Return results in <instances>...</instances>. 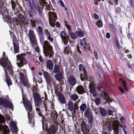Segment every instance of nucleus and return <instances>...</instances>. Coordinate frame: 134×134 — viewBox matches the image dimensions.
I'll list each match as a JSON object with an SVG mask.
<instances>
[{"label": "nucleus", "instance_id": "1", "mask_svg": "<svg viewBox=\"0 0 134 134\" xmlns=\"http://www.w3.org/2000/svg\"><path fill=\"white\" fill-rule=\"evenodd\" d=\"M0 64L4 68L5 72L7 70L8 71L11 75L13 74L12 68L10 65V63L8 59L7 56H6L5 53L3 52L2 57L0 60Z\"/></svg>", "mask_w": 134, "mask_h": 134}, {"label": "nucleus", "instance_id": "2", "mask_svg": "<svg viewBox=\"0 0 134 134\" xmlns=\"http://www.w3.org/2000/svg\"><path fill=\"white\" fill-rule=\"evenodd\" d=\"M35 104L36 111L40 116H41L40 109L38 107H43L44 105V103L41 98L39 94L37 93H35L34 96Z\"/></svg>", "mask_w": 134, "mask_h": 134}, {"label": "nucleus", "instance_id": "3", "mask_svg": "<svg viewBox=\"0 0 134 134\" xmlns=\"http://www.w3.org/2000/svg\"><path fill=\"white\" fill-rule=\"evenodd\" d=\"M24 94H22V97L23 103L27 111L28 117L29 120V123L30 124H33L31 125L32 127L34 126L33 119L32 118L31 119L29 117L30 114L29 113V111H31L32 109V106L31 103L25 97H24Z\"/></svg>", "mask_w": 134, "mask_h": 134}, {"label": "nucleus", "instance_id": "4", "mask_svg": "<svg viewBox=\"0 0 134 134\" xmlns=\"http://www.w3.org/2000/svg\"><path fill=\"white\" fill-rule=\"evenodd\" d=\"M5 8H4L3 9H0V11L1 12V14L3 16V18H4V20L5 22H6L8 23H13V25H17L18 24V19L16 18H13L12 19L8 14L7 12V10Z\"/></svg>", "mask_w": 134, "mask_h": 134}, {"label": "nucleus", "instance_id": "5", "mask_svg": "<svg viewBox=\"0 0 134 134\" xmlns=\"http://www.w3.org/2000/svg\"><path fill=\"white\" fill-rule=\"evenodd\" d=\"M116 120L115 117L112 118L111 119L107 120L106 121H108V122H107L104 124V127H106L108 128L109 130L111 131L114 128V129H115L117 126H118L119 128V124L116 122Z\"/></svg>", "mask_w": 134, "mask_h": 134}, {"label": "nucleus", "instance_id": "6", "mask_svg": "<svg viewBox=\"0 0 134 134\" xmlns=\"http://www.w3.org/2000/svg\"><path fill=\"white\" fill-rule=\"evenodd\" d=\"M18 18L20 21H19L18 19V24L17 25H19L22 29L26 28L28 25V22L29 20L23 15H19Z\"/></svg>", "mask_w": 134, "mask_h": 134}, {"label": "nucleus", "instance_id": "7", "mask_svg": "<svg viewBox=\"0 0 134 134\" xmlns=\"http://www.w3.org/2000/svg\"><path fill=\"white\" fill-rule=\"evenodd\" d=\"M16 57L17 61L16 64L18 67H21L24 64H27V61L24 55L21 54L18 55H16Z\"/></svg>", "mask_w": 134, "mask_h": 134}, {"label": "nucleus", "instance_id": "8", "mask_svg": "<svg viewBox=\"0 0 134 134\" xmlns=\"http://www.w3.org/2000/svg\"><path fill=\"white\" fill-rule=\"evenodd\" d=\"M42 44L43 45V49H46L43 51L44 54L46 56H47V55H49V53H52V47L48 41H44L43 43Z\"/></svg>", "mask_w": 134, "mask_h": 134}, {"label": "nucleus", "instance_id": "9", "mask_svg": "<svg viewBox=\"0 0 134 134\" xmlns=\"http://www.w3.org/2000/svg\"><path fill=\"white\" fill-rule=\"evenodd\" d=\"M28 37L30 41L31 44L32 46H36L37 45V41L34 32L31 30L29 31Z\"/></svg>", "mask_w": 134, "mask_h": 134}, {"label": "nucleus", "instance_id": "10", "mask_svg": "<svg viewBox=\"0 0 134 134\" xmlns=\"http://www.w3.org/2000/svg\"><path fill=\"white\" fill-rule=\"evenodd\" d=\"M19 73L20 78L21 80V82L24 85V86H28L29 83L28 80L26 77L24 76V73H25V70H22Z\"/></svg>", "mask_w": 134, "mask_h": 134}, {"label": "nucleus", "instance_id": "11", "mask_svg": "<svg viewBox=\"0 0 134 134\" xmlns=\"http://www.w3.org/2000/svg\"><path fill=\"white\" fill-rule=\"evenodd\" d=\"M0 104L5 108L8 107L11 109L13 108V104L10 102L2 98H0Z\"/></svg>", "mask_w": 134, "mask_h": 134}, {"label": "nucleus", "instance_id": "12", "mask_svg": "<svg viewBox=\"0 0 134 134\" xmlns=\"http://www.w3.org/2000/svg\"><path fill=\"white\" fill-rule=\"evenodd\" d=\"M89 86L90 89V92L92 93L94 96H96L97 95V93L96 89L95 83L94 82L93 79L91 80L89 84Z\"/></svg>", "mask_w": 134, "mask_h": 134}, {"label": "nucleus", "instance_id": "13", "mask_svg": "<svg viewBox=\"0 0 134 134\" xmlns=\"http://www.w3.org/2000/svg\"><path fill=\"white\" fill-rule=\"evenodd\" d=\"M60 36L64 44H66L69 38L68 35L64 31H62L60 33Z\"/></svg>", "mask_w": 134, "mask_h": 134}, {"label": "nucleus", "instance_id": "14", "mask_svg": "<svg viewBox=\"0 0 134 134\" xmlns=\"http://www.w3.org/2000/svg\"><path fill=\"white\" fill-rule=\"evenodd\" d=\"M5 124L4 119L3 116L0 115V128L3 130V134H7L8 131L5 130L4 127Z\"/></svg>", "mask_w": 134, "mask_h": 134}, {"label": "nucleus", "instance_id": "15", "mask_svg": "<svg viewBox=\"0 0 134 134\" xmlns=\"http://www.w3.org/2000/svg\"><path fill=\"white\" fill-rule=\"evenodd\" d=\"M38 3L41 6L43 7L45 6V9L46 11H48L49 10L50 7V1L49 2V3H48L46 2L45 0H39Z\"/></svg>", "mask_w": 134, "mask_h": 134}, {"label": "nucleus", "instance_id": "16", "mask_svg": "<svg viewBox=\"0 0 134 134\" xmlns=\"http://www.w3.org/2000/svg\"><path fill=\"white\" fill-rule=\"evenodd\" d=\"M43 75L47 83L50 85L51 83L52 79L50 74L47 71H44Z\"/></svg>", "mask_w": 134, "mask_h": 134}, {"label": "nucleus", "instance_id": "17", "mask_svg": "<svg viewBox=\"0 0 134 134\" xmlns=\"http://www.w3.org/2000/svg\"><path fill=\"white\" fill-rule=\"evenodd\" d=\"M68 108L70 111H75L77 108V105L76 104H74L71 101H70L68 104Z\"/></svg>", "mask_w": 134, "mask_h": 134}, {"label": "nucleus", "instance_id": "18", "mask_svg": "<svg viewBox=\"0 0 134 134\" xmlns=\"http://www.w3.org/2000/svg\"><path fill=\"white\" fill-rule=\"evenodd\" d=\"M99 94L101 98H104L108 102H112L109 96H108L107 93L104 91H100V92L99 93Z\"/></svg>", "mask_w": 134, "mask_h": 134}, {"label": "nucleus", "instance_id": "19", "mask_svg": "<svg viewBox=\"0 0 134 134\" xmlns=\"http://www.w3.org/2000/svg\"><path fill=\"white\" fill-rule=\"evenodd\" d=\"M49 15V19L52 23H54L56 20V15L55 13L54 12H47Z\"/></svg>", "mask_w": 134, "mask_h": 134}, {"label": "nucleus", "instance_id": "20", "mask_svg": "<svg viewBox=\"0 0 134 134\" xmlns=\"http://www.w3.org/2000/svg\"><path fill=\"white\" fill-rule=\"evenodd\" d=\"M10 125L13 134H17L16 132L18 130L15 123L13 121H12L10 123Z\"/></svg>", "mask_w": 134, "mask_h": 134}, {"label": "nucleus", "instance_id": "21", "mask_svg": "<svg viewBox=\"0 0 134 134\" xmlns=\"http://www.w3.org/2000/svg\"><path fill=\"white\" fill-rule=\"evenodd\" d=\"M81 125L83 134H89L90 132L89 129L87 127V125L84 120H83Z\"/></svg>", "mask_w": 134, "mask_h": 134}, {"label": "nucleus", "instance_id": "22", "mask_svg": "<svg viewBox=\"0 0 134 134\" xmlns=\"http://www.w3.org/2000/svg\"><path fill=\"white\" fill-rule=\"evenodd\" d=\"M76 91L79 94H82L86 92V90L81 85L78 86L76 88Z\"/></svg>", "mask_w": 134, "mask_h": 134}, {"label": "nucleus", "instance_id": "23", "mask_svg": "<svg viewBox=\"0 0 134 134\" xmlns=\"http://www.w3.org/2000/svg\"><path fill=\"white\" fill-rule=\"evenodd\" d=\"M46 67L49 70H52L53 66V64L52 61L50 60H48L46 62Z\"/></svg>", "mask_w": 134, "mask_h": 134}, {"label": "nucleus", "instance_id": "24", "mask_svg": "<svg viewBox=\"0 0 134 134\" xmlns=\"http://www.w3.org/2000/svg\"><path fill=\"white\" fill-rule=\"evenodd\" d=\"M69 82L70 84L73 86L76 83V80L75 77L73 76H70L69 79Z\"/></svg>", "mask_w": 134, "mask_h": 134}, {"label": "nucleus", "instance_id": "25", "mask_svg": "<svg viewBox=\"0 0 134 134\" xmlns=\"http://www.w3.org/2000/svg\"><path fill=\"white\" fill-rule=\"evenodd\" d=\"M57 130V129L55 126L53 125H52L49 127V132L54 134L56 132Z\"/></svg>", "mask_w": 134, "mask_h": 134}, {"label": "nucleus", "instance_id": "26", "mask_svg": "<svg viewBox=\"0 0 134 134\" xmlns=\"http://www.w3.org/2000/svg\"><path fill=\"white\" fill-rule=\"evenodd\" d=\"M28 3L30 9L31 10H33V12L35 13L34 9L35 8V4L34 2L33 1H30L28 2Z\"/></svg>", "mask_w": 134, "mask_h": 134}, {"label": "nucleus", "instance_id": "27", "mask_svg": "<svg viewBox=\"0 0 134 134\" xmlns=\"http://www.w3.org/2000/svg\"><path fill=\"white\" fill-rule=\"evenodd\" d=\"M80 77L81 79V80L82 81H84L85 79H86V81H89V82H91V80H92V79H93L92 78H88V77L87 75V77H86L85 74H84V75L82 73L80 74Z\"/></svg>", "mask_w": 134, "mask_h": 134}, {"label": "nucleus", "instance_id": "28", "mask_svg": "<svg viewBox=\"0 0 134 134\" xmlns=\"http://www.w3.org/2000/svg\"><path fill=\"white\" fill-rule=\"evenodd\" d=\"M79 70L80 71H81L82 70L86 77H87V72L86 68L83 67L82 64H80L79 66Z\"/></svg>", "mask_w": 134, "mask_h": 134}, {"label": "nucleus", "instance_id": "29", "mask_svg": "<svg viewBox=\"0 0 134 134\" xmlns=\"http://www.w3.org/2000/svg\"><path fill=\"white\" fill-rule=\"evenodd\" d=\"M80 44L82 47H84V49L87 50V44L86 42L85 38H84L82 40H80Z\"/></svg>", "mask_w": 134, "mask_h": 134}, {"label": "nucleus", "instance_id": "30", "mask_svg": "<svg viewBox=\"0 0 134 134\" xmlns=\"http://www.w3.org/2000/svg\"><path fill=\"white\" fill-rule=\"evenodd\" d=\"M76 33L77 34V36L81 37H83L85 34V33L83 31H82L80 29L78 31H76Z\"/></svg>", "mask_w": 134, "mask_h": 134}, {"label": "nucleus", "instance_id": "31", "mask_svg": "<svg viewBox=\"0 0 134 134\" xmlns=\"http://www.w3.org/2000/svg\"><path fill=\"white\" fill-rule=\"evenodd\" d=\"M13 47L14 52L16 53L19 51V46L18 43L13 42Z\"/></svg>", "mask_w": 134, "mask_h": 134}, {"label": "nucleus", "instance_id": "32", "mask_svg": "<svg viewBox=\"0 0 134 134\" xmlns=\"http://www.w3.org/2000/svg\"><path fill=\"white\" fill-rule=\"evenodd\" d=\"M37 32L39 36H42L43 34L42 28L40 26H38L37 30Z\"/></svg>", "mask_w": 134, "mask_h": 134}, {"label": "nucleus", "instance_id": "33", "mask_svg": "<svg viewBox=\"0 0 134 134\" xmlns=\"http://www.w3.org/2000/svg\"><path fill=\"white\" fill-rule=\"evenodd\" d=\"M70 36L72 40H75L77 37V35L76 33V31L74 33L71 32L70 33Z\"/></svg>", "mask_w": 134, "mask_h": 134}, {"label": "nucleus", "instance_id": "34", "mask_svg": "<svg viewBox=\"0 0 134 134\" xmlns=\"http://www.w3.org/2000/svg\"><path fill=\"white\" fill-rule=\"evenodd\" d=\"M55 77L56 80L58 81H61L62 76L61 74L59 73H58L55 75Z\"/></svg>", "mask_w": 134, "mask_h": 134}, {"label": "nucleus", "instance_id": "35", "mask_svg": "<svg viewBox=\"0 0 134 134\" xmlns=\"http://www.w3.org/2000/svg\"><path fill=\"white\" fill-rule=\"evenodd\" d=\"M53 72L55 73H59L60 71L59 67L57 65H55L54 66Z\"/></svg>", "mask_w": 134, "mask_h": 134}, {"label": "nucleus", "instance_id": "36", "mask_svg": "<svg viewBox=\"0 0 134 134\" xmlns=\"http://www.w3.org/2000/svg\"><path fill=\"white\" fill-rule=\"evenodd\" d=\"M100 114L103 116H105L107 114V111L105 109L103 108H100Z\"/></svg>", "mask_w": 134, "mask_h": 134}, {"label": "nucleus", "instance_id": "37", "mask_svg": "<svg viewBox=\"0 0 134 134\" xmlns=\"http://www.w3.org/2000/svg\"><path fill=\"white\" fill-rule=\"evenodd\" d=\"M92 115L91 113L90 112V110L89 109H87L84 113V115L88 117H90Z\"/></svg>", "mask_w": 134, "mask_h": 134}, {"label": "nucleus", "instance_id": "38", "mask_svg": "<svg viewBox=\"0 0 134 134\" xmlns=\"http://www.w3.org/2000/svg\"><path fill=\"white\" fill-rule=\"evenodd\" d=\"M87 108V105L86 104L83 103L81 105L80 107V109L81 111L84 112Z\"/></svg>", "mask_w": 134, "mask_h": 134}, {"label": "nucleus", "instance_id": "39", "mask_svg": "<svg viewBox=\"0 0 134 134\" xmlns=\"http://www.w3.org/2000/svg\"><path fill=\"white\" fill-rule=\"evenodd\" d=\"M71 99L74 101H75L78 99L79 96L76 94H74L70 97Z\"/></svg>", "mask_w": 134, "mask_h": 134}, {"label": "nucleus", "instance_id": "40", "mask_svg": "<svg viewBox=\"0 0 134 134\" xmlns=\"http://www.w3.org/2000/svg\"><path fill=\"white\" fill-rule=\"evenodd\" d=\"M59 100L60 102L63 104L65 103V101L64 97L63 95L59 97Z\"/></svg>", "mask_w": 134, "mask_h": 134}, {"label": "nucleus", "instance_id": "41", "mask_svg": "<svg viewBox=\"0 0 134 134\" xmlns=\"http://www.w3.org/2000/svg\"><path fill=\"white\" fill-rule=\"evenodd\" d=\"M54 107L53 105H51L50 107V109H52V111H51V112L52 113L54 114L56 118L57 117V112L55 111L54 110Z\"/></svg>", "mask_w": 134, "mask_h": 134}, {"label": "nucleus", "instance_id": "42", "mask_svg": "<svg viewBox=\"0 0 134 134\" xmlns=\"http://www.w3.org/2000/svg\"><path fill=\"white\" fill-rule=\"evenodd\" d=\"M37 9L39 15L40 16H42V12L43 10V8L39 6H38L37 7Z\"/></svg>", "mask_w": 134, "mask_h": 134}, {"label": "nucleus", "instance_id": "43", "mask_svg": "<svg viewBox=\"0 0 134 134\" xmlns=\"http://www.w3.org/2000/svg\"><path fill=\"white\" fill-rule=\"evenodd\" d=\"M6 82L7 83L8 86H9L10 85H12V83L11 81L10 78H8L7 76H6Z\"/></svg>", "mask_w": 134, "mask_h": 134}, {"label": "nucleus", "instance_id": "44", "mask_svg": "<svg viewBox=\"0 0 134 134\" xmlns=\"http://www.w3.org/2000/svg\"><path fill=\"white\" fill-rule=\"evenodd\" d=\"M97 25L98 27H102L103 26L102 21L100 20H98L97 23Z\"/></svg>", "mask_w": 134, "mask_h": 134}, {"label": "nucleus", "instance_id": "45", "mask_svg": "<svg viewBox=\"0 0 134 134\" xmlns=\"http://www.w3.org/2000/svg\"><path fill=\"white\" fill-rule=\"evenodd\" d=\"M94 101L96 104L97 105H99L100 103L101 99L99 98H97L95 99Z\"/></svg>", "mask_w": 134, "mask_h": 134}, {"label": "nucleus", "instance_id": "46", "mask_svg": "<svg viewBox=\"0 0 134 134\" xmlns=\"http://www.w3.org/2000/svg\"><path fill=\"white\" fill-rule=\"evenodd\" d=\"M33 10H29L28 11L29 15L32 18L34 19V15L33 13Z\"/></svg>", "mask_w": 134, "mask_h": 134}, {"label": "nucleus", "instance_id": "47", "mask_svg": "<svg viewBox=\"0 0 134 134\" xmlns=\"http://www.w3.org/2000/svg\"><path fill=\"white\" fill-rule=\"evenodd\" d=\"M117 1L118 0H110L109 1V2L111 5H113L114 3H115L116 5H117L118 3Z\"/></svg>", "mask_w": 134, "mask_h": 134}, {"label": "nucleus", "instance_id": "48", "mask_svg": "<svg viewBox=\"0 0 134 134\" xmlns=\"http://www.w3.org/2000/svg\"><path fill=\"white\" fill-rule=\"evenodd\" d=\"M109 26L113 32H115L116 31V30L114 25L112 24H109Z\"/></svg>", "mask_w": 134, "mask_h": 134}, {"label": "nucleus", "instance_id": "49", "mask_svg": "<svg viewBox=\"0 0 134 134\" xmlns=\"http://www.w3.org/2000/svg\"><path fill=\"white\" fill-rule=\"evenodd\" d=\"M37 44L36 46H32L33 47L35 48V50L37 52H39L40 50L39 49V47L38 46H37Z\"/></svg>", "mask_w": 134, "mask_h": 134}, {"label": "nucleus", "instance_id": "50", "mask_svg": "<svg viewBox=\"0 0 134 134\" xmlns=\"http://www.w3.org/2000/svg\"><path fill=\"white\" fill-rule=\"evenodd\" d=\"M87 118H88V119L90 123H92L93 121V117L92 115L90 116V117H88Z\"/></svg>", "mask_w": 134, "mask_h": 134}, {"label": "nucleus", "instance_id": "51", "mask_svg": "<svg viewBox=\"0 0 134 134\" xmlns=\"http://www.w3.org/2000/svg\"><path fill=\"white\" fill-rule=\"evenodd\" d=\"M47 39L51 42H52L53 41V38L51 37V35L46 37Z\"/></svg>", "mask_w": 134, "mask_h": 134}, {"label": "nucleus", "instance_id": "52", "mask_svg": "<svg viewBox=\"0 0 134 134\" xmlns=\"http://www.w3.org/2000/svg\"><path fill=\"white\" fill-rule=\"evenodd\" d=\"M126 83V82L124 80L123 81V82H122V85L123 86V87H124V88L126 90H127Z\"/></svg>", "mask_w": 134, "mask_h": 134}, {"label": "nucleus", "instance_id": "53", "mask_svg": "<svg viewBox=\"0 0 134 134\" xmlns=\"http://www.w3.org/2000/svg\"><path fill=\"white\" fill-rule=\"evenodd\" d=\"M44 33L45 34V35L46 37L49 35H50V33L48 31V30L46 29L44 31Z\"/></svg>", "mask_w": 134, "mask_h": 134}, {"label": "nucleus", "instance_id": "54", "mask_svg": "<svg viewBox=\"0 0 134 134\" xmlns=\"http://www.w3.org/2000/svg\"><path fill=\"white\" fill-rule=\"evenodd\" d=\"M118 126H117L115 129H114V131H115L114 134H119V129L118 128Z\"/></svg>", "mask_w": 134, "mask_h": 134}, {"label": "nucleus", "instance_id": "55", "mask_svg": "<svg viewBox=\"0 0 134 134\" xmlns=\"http://www.w3.org/2000/svg\"><path fill=\"white\" fill-rule=\"evenodd\" d=\"M11 4L12 5V8L13 9H14L15 6V2L13 1H11Z\"/></svg>", "mask_w": 134, "mask_h": 134}, {"label": "nucleus", "instance_id": "56", "mask_svg": "<svg viewBox=\"0 0 134 134\" xmlns=\"http://www.w3.org/2000/svg\"><path fill=\"white\" fill-rule=\"evenodd\" d=\"M113 111L112 110L109 109L108 111V114L109 115H112Z\"/></svg>", "mask_w": 134, "mask_h": 134}, {"label": "nucleus", "instance_id": "57", "mask_svg": "<svg viewBox=\"0 0 134 134\" xmlns=\"http://www.w3.org/2000/svg\"><path fill=\"white\" fill-rule=\"evenodd\" d=\"M30 21H31V24L32 27H35L36 26V23L34 21H33L32 20H31Z\"/></svg>", "mask_w": 134, "mask_h": 134}, {"label": "nucleus", "instance_id": "58", "mask_svg": "<svg viewBox=\"0 0 134 134\" xmlns=\"http://www.w3.org/2000/svg\"><path fill=\"white\" fill-rule=\"evenodd\" d=\"M94 55L95 56L96 59H98L99 57L98 55V54H97V52H96V51L94 52Z\"/></svg>", "mask_w": 134, "mask_h": 134}, {"label": "nucleus", "instance_id": "59", "mask_svg": "<svg viewBox=\"0 0 134 134\" xmlns=\"http://www.w3.org/2000/svg\"><path fill=\"white\" fill-rule=\"evenodd\" d=\"M116 44L117 48L119 49H120L121 47L119 45V43L118 40H117V42L116 43Z\"/></svg>", "mask_w": 134, "mask_h": 134}, {"label": "nucleus", "instance_id": "60", "mask_svg": "<svg viewBox=\"0 0 134 134\" xmlns=\"http://www.w3.org/2000/svg\"><path fill=\"white\" fill-rule=\"evenodd\" d=\"M38 58L39 61L41 62H42L43 61V59L41 55H40Z\"/></svg>", "mask_w": 134, "mask_h": 134}, {"label": "nucleus", "instance_id": "61", "mask_svg": "<svg viewBox=\"0 0 134 134\" xmlns=\"http://www.w3.org/2000/svg\"><path fill=\"white\" fill-rule=\"evenodd\" d=\"M94 16L95 19H99V16L96 13H94Z\"/></svg>", "mask_w": 134, "mask_h": 134}, {"label": "nucleus", "instance_id": "62", "mask_svg": "<svg viewBox=\"0 0 134 134\" xmlns=\"http://www.w3.org/2000/svg\"><path fill=\"white\" fill-rule=\"evenodd\" d=\"M106 37L107 38H110V35L109 33L107 32L106 34Z\"/></svg>", "mask_w": 134, "mask_h": 134}, {"label": "nucleus", "instance_id": "63", "mask_svg": "<svg viewBox=\"0 0 134 134\" xmlns=\"http://www.w3.org/2000/svg\"><path fill=\"white\" fill-rule=\"evenodd\" d=\"M130 3L132 7H134V3L133 0H130Z\"/></svg>", "mask_w": 134, "mask_h": 134}, {"label": "nucleus", "instance_id": "64", "mask_svg": "<svg viewBox=\"0 0 134 134\" xmlns=\"http://www.w3.org/2000/svg\"><path fill=\"white\" fill-rule=\"evenodd\" d=\"M56 25L57 27H60V24L58 22H57L56 23Z\"/></svg>", "mask_w": 134, "mask_h": 134}]
</instances>
